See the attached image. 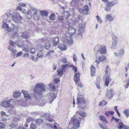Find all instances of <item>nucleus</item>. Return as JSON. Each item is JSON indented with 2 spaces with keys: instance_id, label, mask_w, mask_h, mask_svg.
Masks as SVG:
<instances>
[{
  "instance_id": "nucleus-1",
  "label": "nucleus",
  "mask_w": 129,
  "mask_h": 129,
  "mask_svg": "<svg viewBox=\"0 0 129 129\" xmlns=\"http://www.w3.org/2000/svg\"><path fill=\"white\" fill-rule=\"evenodd\" d=\"M34 92L37 94L34 95V98L36 100V102L33 104V105H38L40 106H42L44 105V104H41L42 101L40 100V99L43 97L42 92L46 91L44 85L42 83H38L36 85L34 89Z\"/></svg>"
},
{
  "instance_id": "nucleus-2",
  "label": "nucleus",
  "mask_w": 129,
  "mask_h": 129,
  "mask_svg": "<svg viewBox=\"0 0 129 129\" xmlns=\"http://www.w3.org/2000/svg\"><path fill=\"white\" fill-rule=\"evenodd\" d=\"M68 33L66 34V38L63 42L64 43H67L69 44H72L73 41L72 37L75 33L76 30L71 27H68Z\"/></svg>"
},
{
  "instance_id": "nucleus-3",
  "label": "nucleus",
  "mask_w": 129,
  "mask_h": 129,
  "mask_svg": "<svg viewBox=\"0 0 129 129\" xmlns=\"http://www.w3.org/2000/svg\"><path fill=\"white\" fill-rule=\"evenodd\" d=\"M38 11L37 9L34 8H32L27 13L26 17L28 19H30L32 16H34L35 19L38 20L39 18L38 15Z\"/></svg>"
},
{
  "instance_id": "nucleus-4",
  "label": "nucleus",
  "mask_w": 129,
  "mask_h": 129,
  "mask_svg": "<svg viewBox=\"0 0 129 129\" xmlns=\"http://www.w3.org/2000/svg\"><path fill=\"white\" fill-rule=\"evenodd\" d=\"M6 15L7 17H11L13 21L16 23L20 22L22 18L19 14L16 13H14L13 15L11 13H7Z\"/></svg>"
},
{
  "instance_id": "nucleus-5",
  "label": "nucleus",
  "mask_w": 129,
  "mask_h": 129,
  "mask_svg": "<svg viewBox=\"0 0 129 129\" xmlns=\"http://www.w3.org/2000/svg\"><path fill=\"white\" fill-rule=\"evenodd\" d=\"M6 20L4 21V22L2 24V28H6L8 32H10L11 31L12 29L9 25H11L13 28H14L15 26L11 22V21L9 19V17Z\"/></svg>"
},
{
  "instance_id": "nucleus-6",
  "label": "nucleus",
  "mask_w": 129,
  "mask_h": 129,
  "mask_svg": "<svg viewBox=\"0 0 129 129\" xmlns=\"http://www.w3.org/2000/svg\"><path fill=\"white\" fill-rule=\"evenodd\" d=\"M77 104L79 105V107L84 109L85 106V104L87 101H85L83 96H81L77 99Z\"/></svg>"
},
{
  "instance_id": "nucleus-7",
  "label": "nucleus",
  "mask_w": 129,
  "mask_h": 129,
  "mask_svg": "<svg viewBox=\"0 0 129 129\" xmlns=\"http://www.w3.org/2000/svg\"><path fill=\"white\" fill-rule=\"evenodd\" d=\"M13 102V100L11 99L7 100H6L1 103V105L5 108L10 107L11 104Z\"/></svg>"
},
{
  "instance_id": "nucleus-8",
  "label": "nucleus",
  "mask_w": 129,
  "mask_h": 129,
  "mask_svg": "<svg viewBox=\"0 0 129 129\" xmlns=\"http://www.w3.org/2000/svg\"><path fill=\"white\" fill-rule=\"evenodd\" d=\"M85 27V23L84 22H82V23L80 24L79 26V33L78 34V36H81L82 38V34Z\"/></svg>"
},
{
  "instance_id": "nucleus-9",
  "label": "nucleus",
  "mask_w": 129,
  "mask_h": 129,
  "mask_svg": "<svg viewBox=\"0 0 129 129\" xmlns=\"http://www.w3.org/2000/svg\"><path fill=\"white\" fill-rule=\"evenodd\" d=\"M80 121L77 119H74L73 120V124L74 125L73 128H72L73 129L74 128L75 129H77L79 127Z\"/></svg>"
},
{
  "instance_id": "nucleus-10",
  "label": "nucleus",
  "mask_w": 129,
  "mask_h": 129,
  "mask_svg": "<svg viewBox=\"0 0 129 129\" xmlns=\"http://www.w3.org/2000/svg\"><path fill=\"white\" fill-rule=\"evenodd\" d=\"M99 52L102 54H105L107 53L106 46L103 45L101 46L98 50Z\"/></svg>"
},
{
  "instance_id": "nucleus-11",
  "label": "nucleus",
  "mask_w": 129,
  "mask_h": 129,
  "mask_svg": "<svg viewBox=\"0 0 129 129\" xmlns=\"http://www.w3.org/2000/svg\"><path fill=\"white\" fill-rule=\"evenodd\" d=\"M89 11V7L87 5H85L83 9L80 8L79 9V11L80 13H83L86 14H87V12Z\"/></svg>"
},
{
  "instance_id": "nucleus-12",
  "label": "nucleus",
  "mask_w": 129,
  "mask_h": 129,
  "mask_svg": "<svg viewBox=\"0 0 129 129\" xmlns=\"http://www.w3.org/2000/svg\"><path fill=\"white\" fill-rule=\"evenodd\" d=\"M114 94L113 90L111 89L107 90L106 93V96L110 99L114 96Z\"/></svg>"
},
{
  "instance_id": "nucleus-13",
  "label": "nucleus",
  "mask_w": 129,
  "mask_h": 129,
  "mask_svg": "<svg viewBox=\"0 0 129 129\" xmlns=\"http://www.w3.org/2000/svg\"><path fill=\"white\" fill-rule=\"evenodd\" d=\"M21 92L23 93L24 97L26 100H28L30 99V96L27 91L22 90Z\"/></svg>"
},
{
  "instance_id": "nucleus-14",
  "label": "nucleus",
  "mask_w": 129,
  "mask_h": 129,
  "mask_svg": "<svg viewBox=\"0 0 129 129\" xmlns=\"http://www.w3.org/2000/svg\"><path fill=\"white\" fill-rule=\"evenodd\" d=\"M124 51L123 49H121L117 53H114L115 55L117 56L121 57L124 53Z\"/></svg>"
},
{
  "instance_id": "nucleus-15",
  "label": "nucleus",
  "mask_w": 129,
  "mask_h": 129,
  "mask_svg": "<svg viewBox=\"0 0 129 129\" xmlns=\"http://www.w3.org/2000/svg\"><path fill=\"white\" fill-rule=\"evenodd\" d=\"M117 4V1L116 0H115L110 2H108L106 4V5L109 6L111 8Z\"/></svg>"
},
{
  "instance_id": "nucleus-16",
  "label": "nucleus",
  "mask_w": 129,
  "mask_h": 129,
  "mask_svg": "<svg viewBox=\"0 0 129 129\" xmlns=\"http://www.w3.org/2000/svg\"><path fill=\"white\" fill-rule=\"evenodd\" d=\"M105 19L109 22L112 21L114 20L112 15L109 14H107L106 16Z\"/></svg>"
},
{
  "instance_id": "nucleus-17",
  "label": "nucleus",
  "mask_w": 129,
  "mask_h": 129,
  "mask_svg": "<svg viewBox=\"0 0 129 129\" xmlns=\"http://www.w3.org/2000/svg\"><path fill=\"white\" fill-rule=\"evenodd\" d=\"M111 80L112 79L110 78L109 76L107 75L106 76L105 84L106 86H108L109 83L111 81Z\"/></svg>"
},
{
  "instance_id": "nucleus-18",
  "label": "nucleus",
  "mask_w": 129,
  "mask_h": 129,
  "mask_svg": "<svg viewBox=\"0 0 129 129\" xmlns=\"http://www.w3.org/2000/svg\"><path fill=\"white\" fill-rule=\"evenodd\" d=\"M43 116L45 117L46 119L49 122L53 121V120L51 119L50 116V115L46 113H44L43 115Z\"/></svg>"
},
{
  "instance_id": "nucleus-19",
  "label": "nucleus",
  "mask_w": 129,
  "mask_h": 129,
  "mask_svg": "<svg viewBox=\"0 0 129 129\" xmlns=\"http://www.w3.org/2000/svg\"><path fill=\"white\" fill-rule=\"evenodd\" d=\"M90 73L91 76L93 77L95 75V69L93 65H91L90 68Z\"/></svg>"
},
{
  "instance_id": "nucleus-20",
  "label": "nucleus",
  "mask_w": 129,
  "mask_h": 129,
  "mask_svg": "<svg viewBox=\"0 0 129 129\" xmlns=\"http://www.w3.org/2000/svg\"><path fill=\"white\" fill-rule=\"evenodd\" d=\"M80 79V74L79 73H76L74 76V79L76 84L79 80Z\"/></svg>"
},
{
  "instance_id": "nucleus-21",
  "label": "nucleus",
  "mask_w": 129,
  "mask_h": 129,
  "mask_svg": "<svg viewBox=\"0 0 129 129\" xmlns=\"http://www.w3.org/2000/svg\"><path fill=\"white\" fill-rule=\"evenodd\" d=\"M59 48L61 51H64L67 49L66 46L64 44H60L58 45Z\"/></svg>"
},
{
  "instance_id": "nucleus-22",
  "label": "nucleus",
  "mask_w": 129,
  "mask_h": 129,
  "mask_svg": "<svg viewBox=\"0 0 129 129\" xmlns=\"http://www.w3.org/2000/svg\"><path fill=\"white\" fill-rule=\"evenodd\" d=\"M99 118L102 121L103 123L106 124L108 123V121L105 117L103 116H99Z\"/></svg>"
},
{
  "instance_id": "nucleus-23",
  "label": "nucleus",
  "mask_w": 129,
  "mask_h": 129,
  "mask_svg": "<svg viewBox=\"0 0 129 129\" xmlns=\"http://www.w3.org/2000/svg\"><path fill=\"white\" fill-rule=\"evenodd\" d=\"M98 124L101 129H108L107 126L105 124L98 123Z\"/></svg>"
},
{
  "instance_id": "nucleus-24",
  "label": "nucleus",
  "mask_w": 129,
  "mask_h": 129,
  "mask_svg": "<svg viewBox=\"0 0 129 129\" xmlns=\"http://www.w3.org/2000/svg\"><path fill=\"white\" fill-rule=\"evenodd\" d=\"M123 113L125 115L126 118L129 117V109L127 108L123 111Z\"/></svg>"
},
{
  "instance_id": "nucleus-25",
  "label": "nucleus",
  "mask_w": 129,
  "mask_h": 129,
  "mask_svg": "<svg viewBox=\"0 0 129 129\" xmlns=\"http://www.w3.org/2000/svg\"><path fill=\"white\" fill-rule=\"evenodd\" d=\"M76 114L80 116L83 118H85L87 116V114L84 112H77Z\"/></svg>"
},
{
  "instance_id": "nucleus-26",
  "label": "nucleus",
  "mask_w": 129,
  "mask_h": 129,
  "mask_svg": "<svg viewBox=\"0 0 129 129\" xmlns=\"http://www.w3.org/2000/svg\"><path fill=\"white\" fill-rule=\"evenodd\" d=\"M59 43V39L58 37H55L53 39V43L54 45L56 46Z\"/></svg>"
},
{
  "instance_id": "nucleus-27",
  "label": "nucleus",
  "mask_w": 129,
  "mask_h": 129,
  "mask_svg": "<svg viewBox=\"0 0 129 129\" xmlns=\"http://www.w3.org/2000/svg\"><path fill=\"white\" fill-rule=\"evenodd\" d=\"M98 59L100 62H102L104 61H105L106 59L107 58L106 57L103 55H102L98 57Z\"/></svg>"
},
{
  "instance_id": "nucleus-28",
  "label": "nucleus",
  "mask_w": 129,
  "mask_h": 129,
  "mask_svg": "<svg viewBox=\"0 0 129 129\" xmlns=\"http://www.w3.org/2000/svg\"><path fill=\"white\" fill-rule=\"evenodd\" d=\"M117 41L116 40H113L112 45L111 48H115L117 46Z\"/></svg>"
},
{
  "instance_id": "nucleus-29",
  "label": "nucleus",
  "mask_w": 129,
  "mask_h": 129,
  "mask_svg": "<svg viewBox=\"0 0 129 129\" xmlns=\"http://www.w3.org/2000/svg\"><path fill=\"white\" fill-rule=\"evenodd\" d=\"M21 94L20 92L15 91L13 93V96L15 98H18L20 96Z\"/></svg>"
},
{
  "instance_id": "nucleus-30",
  "label": "nucleus",
  "mask_w": 129,
  "mask_h": 129,
  "mask_svg": "<svg viewBox=\"0 0 129 129\" xmlns=\"http://www.w3.org/2000/svg\"><path fill=\"white\" fill-rule=\"evenodd\" d=\"M36 123L38 125H39L42 124L43 123V121L42 119H39L36 120Z\"/></svg>"
},
{
  "instance_id": "nucleus-31",
  "label": "nucleus",
  "mask_w": 129,
  "mask_h": 129,
  "mask_svg": "<svg viewBox=\"0 0 129 129\" xmlns=\"http://www.w3.org/2000/svg\"><path fill=\"white\" fill-rule=\"evenodd\" d=\"M50 46L51 45L49 41H47L45 46V49L48 50L50 48Z\"/></svg>"
},
{
  "instance_id": "nucleus-32",
  "label": "nucleus",
  "mask_w": 129,
  "mask_h": 129,
  "mask_svg": "<svg viewBox=\"0 0 129 129\" xmlns=\"http://www.w3.org/2000/svg\"><path fill=\"white\" fill-rule=\"evenodd\" d=\"M124 125L122 122H119L118 124L117 127L118 129H122Z\"/></svg>"
},
{
  "instance_id": "nucleus-33",
  "label": "nucleus",
  "mask_w": 129,
  "mask_h": 129,
  "mask_svg": "<svg viewBox=\"0 0 129 129\" xmlns=\"http://www.w3.org/2000/svg\"><path fill=\"white\" fill-rule=\"evenodd\" d=\"M110 71V69L109 66H107L105 71V74L106 75L109 74Z\"/></svg>"
},
{
  "instance_id": "nucleus-34",
  "label": "nucleus",
  "mask_w": 129,
  "mask_h": 129,
  "mask_svg": "<svg viewBox=\"0 0 129 129\" xmlns=\"http://www.w3.org/2000/svg\"><path fill=\"white\" fill-rule=\"evenodd\" d=\"M107 104V102L104 100L101 101L99 103V106L101 107H103L104 105H106Z\"/></svg>"
},
{
  "instance_id": "nucleus-35",
  "label": "nucleus",
  "mask_w": 129,
  "mask_h": 129,
  "mask_svg": "<svg viewBox=\"0 0 129 129\" xmlns=\"http://www.w3.org/2000/svg\"><path fill=\"white\" fill-rule=\"evenodd\" d=\"M49 86L50 89L54 91L55 89V86L54 84L52 83H50L49 84Z\"/></svg>"
},
{
  "instance_id": "nucleus-36",
  "label": "nucleus",
  "mask_w": 129,
  "mask_h": 129,
  "mask_svg": "<svg viewBox=\"0 0 129 129\" xmlns=\"http://www.w3.org/2000/svg\"><path fill=\"white\" fill-rule=\"evenodd\" d=\"M21 37L22 38L25 39L28 38V36L27 35L26 33H22Z\"/></svg>"
},
{
  "instance_id": "nucleus-37",
  "label": "nucleus",
  "mask_w": 129,
  "mask_h": 129,
  "mask_svg": "<svg viewBox=\"0 0 129 129\" xmlns=\"http://www.w3.org/2000/svg\"><path fill=\"white\" fill-rule=\"evenodd\" d=\"M69 67L72 68V70L74 71L75 73H76L77 72V69L76 67H75L74 66L72 65H70Z\"/></svg>"
},
{
  "instance_id": "nucleus-38",
  "label": "nucleus",
  "mask_w": 129,
  "mask_h": 129,
  "mask_svg": "<svg viewBox=\"0 0 129 129\" xmlns=\"http://www.w3.org/2000/svg\"><path fill=\"white\" fill-rule=\"evenodd\" d=\"M48 14V12L46 11H43L41 12V14L42 16H47Z\"/></svg>"
},
{
  "instance_id": "nucleus-39",
  "label": "nucleus",
  "mask_w": 129,
  "mask_h": 129,
  "mask_svg": "<svg viewBox=\"0 0 129 129\" xmlns=\"http://www.w3.org/2000/svg\"><path fill=\"white\" fill-rule=\"evenodd\" d=\"M50 19L51 20H54L55 18V15L54 14L51 13L49 17Z\"/></svg>"
},
{
  "instance_id": "nucleus-40",
  "label": "nucleus",
  "mask_w": 129,
  "mask_h": 129,
  "mask_svg": "<svg viewBox=\"0 0 129 129\" xmlns=\"http://www.w3.org/2000/svg\"><path fill=\"white\" fill-rule=\"evenodd\" d=\"M54 53V51L53 50L50 51L49 52L47 53L46 55L49 56H51Z\"/></svg>"
},
{
  "instance_id": "nucleus-41",
  "label": "nucleus",
  "mask_w": 129,
  "mask_h": 129,
  "mask_svg": "<svg viewBox=\"0 0 129 129\" xmlns=\"http://www.w3.org/2000/svg\"><path fill=\"white\" fill-rule=\"evenodd\" d=\"M104 9L107 12H110L111 10V8L109 6H108L106 5Z\"/></svg>"
},
{
  "instance_id": "nucleus-42",
  "label": "nucleus",
  "mask_w": 129,
  "mask_h": 129,
  "mask_svg": "<svg viewBox=\"0 0 129 129\" xmlns=\"http://www.w3.org/2000/svg\"><path fill=\"white\" fill-rule=\"evenodd\" d=\"M111 36L113 40H116L117 39V35L115 33H112Z\"/></svg>"
},
{
  "instance_id": "nucleus-43",
  "label": "nucleus",
  "mask_w": 129,
  "mask_h": 129,
  "mask_svg": "<svg viewBox=\"0 0 129 129\" xmlns=\"http://www.w3.org/2000/svg\"><path fill=\"white\" fill-rule=\"evenodd\" d=\"M23 50L25 52H28L29 50V49L28 48L27 46L23 47Z\"/></svg>"
},
{
  "instance_id": "nucleus-44",
  "label": "nucleus",
  "mask_w": 129,
  "mask_h": 129,
  "mask_svg": "<svg viewBox=\"0 0 129 129\" xmlns=\"http://www.w3.org/2000/svg\"><path fill=\"white\" fill-rule=\"evenodd\" d=\"M63 70L62 69L57 70V71L58 72L57 74L58 76H60L62 75V74L63 72Z\"/></svg>"
},
{
  "instance_id": "nucleus-45",
  "label": "nucleus",
  "mask_w": 129,
  "mask_h": 129,
  "mask_svg": "<svg viewBox=\"0 0 129 129\" xmlns=\"http://www.w3.org/2000/svg\"><path fill=\"white\" fill-rule=\"evenodd\" d=\"M70 16V14L69 12L68 11H66L64 13V16L65 17V18L66 19L68 18Z\"/></svg>"
},
{
  "instance_id": "nucleus-46",
  "label": "nucleus",
  "mask_w": 129,
  "mask_h": 129,
  "mask_svg": "<svg viewBox=\"0 0 129 129\" xmlns=\"http://www.w3.org/2000/svg\"><path fill=\"white\" fill-rule=\"evenodd\" d=\"M30 127L31 129H35L36 127V125L34 123H32L30 124Z\"/></svg>"
},
{
  "instance_id": "nucleus-47",
  "label": "nucleus",
  "mask_w": 129,
  "mask_h": 129,
  "mask_svg": "<svg viewBox=\"0 0 129 129\" xmlns=\"http://www.w3.org/2000/svg\"><path fill=\"white\" fill-rule=\"evenodd\" d=\"M10 126L12 128H15L17 126V125L14 123H12L9 124Z\"/></svg>"
},
{
  "instance_id": "nucleus-48",
  "label": "nucleus",
  "mask_w": 129,
  "mask_h": 129,
  "mask_svg": "<svg viewBox=\"0 0 129 129\" xmlns=\"http://www.w3.org/2000/svg\"><path fill=\"white\" fill-rule=\"evenodd\" d=\"M40 52H41V53H38L37 54L39 58H43V54L41 53L42 51V50H40Z\"/></svg>"
},
{
  "instance_id": "nucleus-49",
  "label": "nucleus",
  "mask_w": 129,
  "mask_h": 129,
  "mask_svg": "<svg viewBox=\"0 0 129 129\" xmlns=\"http://www.w3.org/2000/svg\"><path fill=\"white\" fill-rule=\"evenodd\" d=\"M5 128V124L2 122H0V129L1 128Z\"/></svg>"
},
{
  "instance_id": "nucleus-50",
  "label": "nucleus",
  "mask_w": 129,
  "mask_h": 129,
  "mask_svg": "<svg viewBox=\"0 0 129 129\" xmlns=\"http://www.w3.org/2000/svg\"><path fill=\"white\" fill-rule=\"evenodd\" d=\"M96 18L98 20V21L100 23H102V20H101V17H100L98 15H97Z\"/></svg>"
},
{
  "instance_id": "nucleus-51",
  "label": "nucleus",
  "mask_w": 129,
  "mask_h": 129,
  "mask_svg": "<svg viewBox=\"0 0 129 129\" xmlns=\"http://www.w3.org/2000/svg\"><path fill=\"white\" fill-rule=\"evenodd\" d=\"M73 60L74 62H76L77 60V57L76 55L75 54H74L73 56Z\"/></svg>"
},
{
  "instance_id": "nucleus-52",
  "label": "nucleus",
  "mask_w": 129,
  "mask_h": 129,
  "mask_svg": "<svg viewBox=\"0 0 129 129\" xmlns=\"http://www.w3.org/2000/svg\"><path fill=\"white\" fill-rule=\"evenodd\" d=\"M31 59L35 62H37L38 60V58H35L33 56H31Z\"/></svg>"
},
{
  "instance_id": "nucleus-53",
  "label": "nucleus",
  "mask_w": 129,
  "mask_h": 129,
  "mask_svg": "<svg viewBox=\"0 0 129 129\" xmlns=\"http://www.w3.org/2000/svg\"><path fill=\"white\" fill-rule=\"evenodd\" d=\"M67 59L66 57H63L61 59V61L63 63H67Z\"/></svg>"
},
{
  "instance_id": "nucleus-54",
  "label": "nucleus",
  "mask_w": 129,
  "mask_h": 129,
  "mask_svg": "<svg viewBox=\"0 0 129 129\" xmlns=\"http://www.w3.org/2000/svg\"><path fill=\"white\" fill-rule=\"evenodd\" d=\"M50 96L52 98H55L56 96L54 93L53 92H52L50 93Z\"/></svg>"
},
{
  "instance_id": "nucleus-55",
  "label": "nucleus",
  "mask_w": 129,
  "mask_h": 129,
  "mask_svg": "<svg viewBox=\"0 0 129 129\" xmlns=\"http://www.w3.org/2000/svg\"><path fill=\"white\" fill-rule=\"evenodd\" d=\"M22 53L23 52L22 51H20L18 52L16 54L17 57L21 56Z\"/></svg>"
},
{
  "instance_id": "nucleus-56",
  "label": "nucleus",
  "mask_w": 129,
  "mask_h": 129,
  "mask_svg": "<svg viewBox=\"0 0 129 129\" xmlns=\"http://www.w3.org/2000/svg\"><path fill=\"white\" fill-rule=\"evenodd\" d=\"M33 118L31 117H29L26 119V122L27 123H30L32 120Z\"/></svg>"
},
{
  "instance_id": "nucleus-57",
  "label": "nucleus",
  "mask_w": 129,
  "mask_h": 129,
  "mask_svg": "<svg viewBox=\"0 0 129 129\" xmlns=\"http://www.w3.org/2000/svg\"><path fill=\"white\" fill-rule=\"evenodd\" d=\"M19 5L20 6L22 7H25L26 6V4L25 3L22 2L19 3Z\"/></svg>"
},
{
  "instance_id": "nucleus-58",
  "label": "nucleus",
  "mask_w": 129,
  "mask_h": 129,
  "mask_svg": "<svg viewBox=\"0 0 129 129\" xmlns=\"http://www.w3.org/2000/svg\"><path fill=\"white\" fill-rule=\"evenodd\" d=\"M68 66V65L67 64H65L64 65H62L61 66V69L63 70L64 68L67 67Z\"/></svg>"
},
{
  "instance_id": "nucleus-59",
  "label": "nucleus",
  "mask_w": 129,
  "mask_h": 129,
  "mask_svg": "<svg viewBox=\"0 0 129 129\" xmlns=\"http://www.w3.org/2000/svg\"><path fill=\"white\" fill-rule=\"evenodd\" d=\"M129 69V62H128L127 64V66L125 68L126 72H127V71Z\"/></svg>"
},
{
  "instance_id": "nucleus-60",
  "label": "nucleus",
  "mask_w": 129,
  "mask_h": 129,
  "mask_svg": "<svg viewBox=\"0 0 129 129\" xmlns=\"http://www.w3.org/2000/svg\"><path fill=\"white\" fill-rule=\"evenodd\" d=\"M16 10H20L22 11V8L21 7V6H18L17 7Z\"/></svg>"
},
{
  "instance_id": "nucleus-61",
  "label": "nucleus",
  "mask_w": 129,
  "mask_h": 129,
  "mask_svg": "<svg viewBox=\"0 0 129 129\" xmlns=\"http://www.w3.org/2000/svg\"><path fill=\"white\" fill-rule=\"evenodd\" d=\"M0 113L1 115L3 116H7V115L6 114V112H4V111H2L1 112H0Z\"/></svg>"
},
{
  "instance_id": "nucleus-62",
  "label": "nucleus",
  "mask_w": 129,
  "mask_h": 129,
  "mask_svg": "<svg viewBox=\"0 0 129 129\" xmlns=\"http://www.w3.org/2000/svg\"><path fill=\"white\" fill-rule=\"evenodd\" d=\"M16 53H11V55L12 56L13 58H16L17 57V55H16Z\"/></svg>"
},
{
  "instance_id": "nucleus-63",
  "label": "nucleus",
  "mask_w": 129,
  "mask_h": 129,
  "mask_svg": "<svg viewBox=\"0 0 129 129\" xmlns=\"http://www.w3.org/2000/svg\"><path fill=\"white\" fill-rule=\"evenodd\" d=\"M9 43L11 46L14 47V43L13 41L10 40L9 41Z\"/></svg>"
},
{
  "instance_id": "nucleus-64",
  "label": "nucleus",
  "mask_w": 129,
  "mask_h": 129,
  "mask_svg": "<svg viewBox=\"0 0 129 129\" xmlns=\"http://www.w3.org/2000/svg\"><path fill=\"white\" fill-rule=\"evenodd\" d=\"M35 49L34 48H32L31 49V52L32 54H34L35 53Z\"/></svg>"
}]
</instances>
